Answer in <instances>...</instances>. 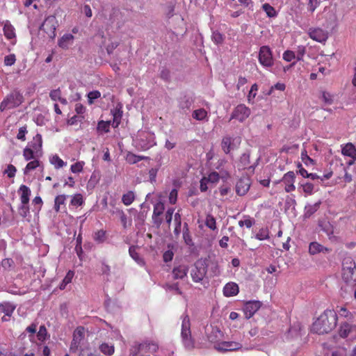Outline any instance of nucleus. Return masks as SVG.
I'll list each match as a JSON object with an SVG mask.
<instances>
[{"label":"nucleus","mask_w":356,"mask_h":356,"mask_svg":"<svg viewBox=\"0 0 356 356\" xmlns=\"http://www.w3.org/2000/svg\"><path fill=\"white\" fill-rule=\"evenodd\" d=\"M337 315L334 310H325L313 323L312 331L318 334H327L337 325Z\"/></svg>","instance_id":"nucleus-1"},{"label":"nucleus","mask_w":356,"mask_h":356,"mask_svg":"<svg viewBox=\"0 0 356 356\" xmlns=\"http://www.w3.org/2000/svg\"><path fill=\"white\" fill-rule=\"evenodd\" d=\"M181 336L186 348L191 349L194 347V341L191 337L190 318L188 315H185L183 318Z\"/></svg>","instance_id":"nucleus-2"},{"label":"nucleus","mask_w":356,"mask_h":356,"mask_svg":"<svg viewBox=\"0 0 356 356\" xmlns=\"http://www.w3.org/2000/svg\"><path fill=\"white\" fill-rule=\"evenodd\" d=\"M207 264L206 261L197 260L191 271L192 280L195 282H200L204 280L207 273Z\"/></svg>","instance_id":"nucleus-3"},{"label":"nucleus","mask_w":356,"mask_h":356,"mask_svg":"<svg viewBox=\"0 0 356 356\" xmlns=\"http://www.w3.org/2000/svg\"><path fill=\"white\" fill-rule=\"evenodd\" d=\"M23 100L24 97L18 91L15 90L1 102L0 110L3 111L6 108H12L18 106L23 102Z\"/></svg>","instance_id":"nucleus-4"},{"label":"nucleus","mask_w":356,"mask_h":356,"mask_svg":"<svg viewBox=\"0 0 356 356\" xmlns=\"http://www.w3.org/2000/svg\"><path fill=\"white\" fill-rule=\"evenodd\" d=\"M258 59L259 63L265 68H269L273 65V53L268 46L264 45L260 47Z\"/></svg>","instance_id":"nucleus-5"},{"label":"nucleus","mask_w":356,"mask_h":356,"mask_svg":"<svg viewBox=\"0 0 356 356\" xmlns=\"http://www.w3.org/2000/svg\"><path fill=\"white\" fill-rule=\"evenodd\" d=\"M58 26V23L56 17L50 15L46 17L40 29L43 30L50 38H54L56 36V29Z\"/></svg>","instance_id":"nucleus-6"},{"label":"nucleus","mask_w":356,"mask_h":356,"mask_svg":"<svg viewBox=\"0 0 356 356\" xmlns=\"http://www.w3.org/2000/svg\"><path fill=\"white\" fill-rule=\"evenodd\" d=\"M250 115V110L243 104L238 105L232 113L231 118L243 122Z\"/></svg>","instance_id":"nucleus-7"},{"label":"nucleus","mask_w":356,"mask_h":356,"mask_svg":"<svg viewBox=\"0 0 356 356\" xmlns=\"http://www.w3.org/2000/svg\"><path fill=\"white\" fill-rule=\"evenodd\" d=\"M309 37L318 42H324L328 38L327 31L321 28H312L308 31Z\"/></svg>","instance_id":"nucleus-8"},{"label":"nucleus","mask_w":356,"mask_h":356,"mask_svg":"<svg viewBox=\"0 0 356 356\" xmlns=\"http://www.w3.org/2000/svg\"><path fill=\"white\" fill-rule=\"evenodd\" d=\"M261 302L258 300L247 302L244 306V313L246 318H250L261 307Z\"/></svg>","instance_id":"nucleus-9"},{"label":"nucleus","mask_w":356,"mask_h":356,"mask_svg":"<svg viewBox=\"0 0 356 356\" xmlns=\"http://www.w3.org/2000/svg\"><path fill=\"white\" fill-rule=\"evenodd\" d=\"M250 186V180L247 177H241L236 184V193L240 196L247 193Z\"/></svg>","instance_id":"nucleus-10"},{"label":"nucleus","mask_w":356,"mask_h":356,"mask_svg":"<svg viewBox=\"0 0 356 356\" xmlns=\"http://www.w3.org/2000/svg\"><path fill=\"white\" fill-rule=\"evenodd\" d=\"M242 348V345L240 343L236 341H222L220 343L216 349L219 351H234L239 350Z\"/></svg>","instance_id":"nucleus-11"},{"label":"nucleus","mask_w":356,"mask_h":356,"mask_svg":"<svg viewBox=\"0 0 356 356\" xmlns=\"http://www.w3.org/2000/svg\"><path fill=\"white\" fill-rule=\"evenodd\" d=\"M295 174L292 171H289L284 175L282 178V181L285 184L286 192L289 193L295 190L296 188L293 184L295 181Z\"/></svg>","instance_id":"nucleus-12"},{"label":"nucleus","mask_w":356,"mask_h":356,"mask_svg":"<svg viewBox=\"0 0 356 356\" xmlns=\"http://www.w3.org/2000/svg\"><path fill=\"white\" fill-rule=\"evenodd\" d=\"M84 337V329L79 327L76 329L73 334V339L71 343L70 349H76L80 344L81 341Z\"/></svg>","instance_id":"nucleus-13"},{"label":"nucleus","mask_w":356,"mask_h":356,"mask_svg":"<svg viewBox=\"0 0 356 356\" xmlns=\"http://www.w3.org/2000/svg\"><path fill=\"white\" fill-rule=\"evenodd\" d=\"M74 37L71 33L64 34L58 41L59 47L63 49H68L74 43Z\"/></svg>","instance_id":"nucleus-14"},{"label":"nucleus","mask_w":356,"mask_h":356,"mask_svg":"<svg viewBox=\"0 0 356 356\" xmlns=\"http://www.w3.org/2000/svg\"><path fill=\"white\" fill-rule=\"evenodd\" d=\"M343 273L348 275L350 271L356 273V266L355 262L350 257H348L343 259Z\"/></svg>","instance_id":"nucleus-15"},{"label":"nucleus","mask_w":356,"mask_h":356,"mask_svg":"<svg viewBox=\"0 0 356 356\" xmlns=\"http://www.w3.org/2000/svg\"><path fill=\"white\" fill-rule=\"evenodd\" d=\"M223 293L227 297L235 296L238 293V286L234 282L227 283L223 289Z\"/></svg>","instance_id":"nucleus-16"},{"label":"nucleus","mask_w":356,"mask_h":356,"mask_svg":"<svg viewBox=\"0 0 356 356\" xmlns=\"http://www.w3.org/2000/svg\"><path fill=\"white\" fill-rule=\"evenodd\" d=\"M18 192L20 193V200L22 204H29V197L31 193L30 188L25 185H22L19 187Z\"/></svg>","instance_id":"nucleus-17"},{"label":"nucleus","mask_w":356,"mask_h":356,"mask_svg":"<svg viewBox=\"0 0 356 356\" xmlns=\"http://www.w3.org/2000/svg\"><path fill=\"white\" fill-rule=\"evenodd\" d=\"M341 152L344 156H349L353 159H356V148L351 143H347L342 148Z\"/></svg>","instance_id":"nucleus-18"},{"label":"nucleus","mask_w":356,"mask_h":356,"mask_svg":"<svg viewBox=\"0 0 356 356\" xmlns=\"http://www.w3.org/2000/svg\"><path fill=\"white\" fill-rule=\"evenodd\" d=\"M188 273V267L184 265H180L174 268L172 274L175 279H183L186 276Z\"/></svg>","instance_id":"nucleus-19"},{"label":"nucleus","mask_w":356,"mask_h":356,"mask_svg":"<svg viewBox=\"0 0 356 356\" xmlns=\"http://www.w3.org/2000/svg\"><path fill=\"white\" fill-rule=\"evenodd\" d=\"M328 251V248L323 247L317 242H312L309 244V252L311 254H315L319 252Z\"/></svg>","instance_id":"nucleus-20"},{"label":"nucleus","mask_w":356,"mask_h":356,"mask_svg":"<svg viewBox=\"0 0 356 356\" xmlns=\"http://www.w3.org/2000/svg\"><path fill=\"white\" fill-rule=\"evenodd\" d=\"M318 226L321 227V229L323 231L327 236H330L333 234L334 228L329 221L325 220H320L318 222Z\"/></svg>","instance_id":"nucleus-21"},{"label":"nucleus","mask_w":356,"mask_h":356,"mask_svg":"<svg viewBox=\"0 0 356 356\" xmlns=\"http://www.w3.org/2000/svg\"><path fill=\"white\" fill-rule=\"evenodd\" d=\"M113 120L112 126L113 127H118L120 123L121 118L122 117V106L118 105L115 111L113 113Z\"/></svg>","instance_id":"nucleus-22"},{"label":"nucleus","mask_w":356,"mask_h":356,"mask_svg":"<svg viewBox=\"0 0 356 356\" xmlns=\"http://www.w3.org/2000/svg\"><path fill=\"white\" fill-rule=\"evenodd\" d=\"M3 33L8 40H15V29L8 22L4 24Z\"/></svg>","instance_id":"nucleus-23"},{"label":"nucleus","mask_w":356,"mask_h":356,"mask_svg":"<svg viewBox=\"0 0 356 356\" xmlns=\"http://www.w3.org/2000/svg\"><path fill=\"white\" fill-rule=\"evenodd\" d=\"M320 98L322 99L325 105H330L335 100V96L328 90H323Z\"/></svg>","instance_id":"nucleus-24"},{"label":"nucleus","mask_w":356,"mask_h":356,"mask_svg":"<svg viewBox=\"0 0 356 356\" xmlns=\"http://www.w3.org/2000/svg\"><path fill=\"white\" fill-rule=\"evenodd\" d=\"M15 308V307L9 303L0 304V313H3L5 316L10 317Z\"/></svg>","instance_id":"nucleus-25"},{"label":"nucleus","mask_w":356,"mask_h":356,"mask_svg":"<svg viewBox=\"0 0 356 356\" xmlns=\"http://www.w3.org/2000/svg\"><path fill=\"white\" fill-rule=\"evenodd\" d=\"M321 204V202H316L314 204H309L305 207V216L307 218L310 217L313 213H314L319 208Z\"/></svg>","instance_id":"nucleus-26"},{"label":"nucleus","mask_w":356,"mask_h":356,"mask_svg":"<svg viewBox=\"0 0 356 356\" xmlns=\"http://www.w3.org/2000/svg\"><path fill=\"white\" fill-rule=\"evenodd\" d=\"M352 330V325L349 323H345L341 325L339 334L340 337L345 338L348 336Z\"/></svg>","instance_id":"nucleus-27"},{"label":"nucleus","mask_w":356,"mask_h":356,"mask_svg":"<svg viewBox=\"0 0 356 356\" xmlns=\"http://www.w3.org/2000/svg\"><path fill=\"white\" fill-rule=\"evenodd\" d=\"M193 102V100L192 97L184 96V97L181 98L179 102V107L181 109H190L192 104Z\"/></svg>","instance_id":"nucleus-28"},{"label":"nucleus","mask_w":356,"mask_h":356,"mask_svg":"<svg viewBox=\"0 0 356 356\" xmlns=\"http://www.w3.org/2000/svg\"><path fill=\"white\" fill-rule=\"evenodd\" d=\"M207 116V112L204 108H199L193 112L192 117L197 120H203Z\"/></svg>","instance_id":"nucleus-29"},{"label":"nucleus","mask_w":356,"mask_h":356,"mask_svg":"<svg viewBox=\"0 0 356 356\" xmlns=\"http://www.w3.org/2000/svg\"><path fill=\"white\" fill-rule=\"evenodd\" d=\"M99 350L105 355H111L114 353V346L106 343H103L100 345Z\"/></svg>","instance_id":"nucleus-30"},{"label":"nucleus","mask_w":356,"mask_h":356,"mask_svg":"<svg viewBox=\"0 0 356 356\" xmlns=\"http://www.w3.org/2000/svg\"><path fill=\"white\" fill-rule=\"evenodd\" d=\"M262 9L266 13L267 16L269 17H275L277 15L275 9L269 3H266L263 4Z\"/></svg>","instance_id":"nucleus-31"},{"label":"nucleus","mask_w":356,"mask_h":356,"mask_svg":"<svg viewBox=\"0 0 356 356\" xmlns=\"http://www.w3.org/2000/svg\"><path fill=\"white\" fill-rule=\"evenodd\" d=\"M67 197V195H60L56 197L54 200V210L56 212H59L60 206L65 203Z\"/></svg>","instance_id":"nucleus-32"},{"label":"nucleus","mask_w":356,"mask_h":356,"mask_svg":"<svg viewBox=\"0 0 356 356\" xmlns=\"http://www.w3.org/2000/svg\"><path fill=\"white\" fill-rule=\"evenodd\" d=\"M232 138L230 137H224L222 138L221 146L225 154H228L231 150Z\"/></svg>","instance_id":"nucleus-33"},{"label":"nucleus","mask_w":356,"mask_h":356,"mask_svg":"<svg viewBox=\"0 0 356 356\" xmlns=\"http://www.w3.org/2000/svg\"><path fill=\"white\" fill-rule=\"evenodd\" d=\"M135 195L133 191H129L126 194H124L122 197V202L128 206L130 205L134 200Z\"/></svg>","instance_id":"nucleus-34"},{"label":"nucleus","mask_w":356,"mask_h":356,"mask_svg":"<svg viewBox=\"0 0 356 356\" xmlns=\"http://www.w3.org/2000/svg\"><path fill=\"white\" fill-rule=\"evenodd\" d=\"M205 225L209 229L215 230L216 229L215 218L211 214H207L205 220Z\"/></svg>","instance_id":"nucleus-35"},{"label":"nucleus","mask_w":356,"mask_h":356,"mask_svg":"<svg viewBox=\"0 0 356 356\" xmlns=\"http://www.w3.org/2000/svg\"><path fill=\"white\" fill-rule=\"evenodd\" d=\"M165 210V205L162 202H159L154 206V211L152 216H161Z\"/></svg>","instance_id":"nucleus-36"},{"label":"nucleus","mask_w":356,"mask_h":356,"mask_svg":"<svg viewBox=\"0 0 356 356\" xmlns=\"http://www.w3.org/2000/svg\"><path fill=\"white\" fill-rule=\"evenodd\" d=\"M40 165V161L38 160H34L32 161H30L27 163L24 173L25 175L28 174L30 171L35 170L37 167Z\"/></svg>","instance_id":"nucleus-37"},{"label":"nucleus","mask_w":356,"mask_h":356,"mask_svg":"<svg viewBox=\"0 0 356 356\" xmlns=\"http://www.w3.org/2000/svg\"><path fill=\"white\" fill-rule=\"evenodd\" d=\"M172 247H173L172 245H171L170 244H168V248H169V250H166L163 253V259L165 263L171 261L173 259L174 252H172V249H170V248H172Z\"/></svg>","instance_id":"nucleus-38"},{"label":"nucleus","mask_w":356,"mask_h":356,"mask_svg":"<svg viewBox=\"0 0 356 356\" xmlns=\"http://www.w3.org/2000/svg\"><path fill=\"white\" fill-rule=\"evenodd\" d=\"M175 221L176 223V226L174 230L175 235H179L181 232V215L179 213H176L175 214Z\"/></svg>","instance_id":"nucleus-39"},{"label":"nucleus","mask_w":356,"mask_h":356,"mask_svg":"<svg viewBox=\"0 0 356 356\" xmlns=\"http://www.w3.org/2000/svg\"><path fill=\"white\" fill-rule=\"evenodd\" d=\"M129 253L130 256L138 264L141 263L143 261L140 258L138 253L136 252V247L132 245L129 249Z\"/></svg>","instance_id":"nucleus-40"},{"label":"nucleus","mask_w":356,"mask_h":356,"mask_svg":"<svg viewBox=\"0 0 356 356\" xmlns=\"http://www.w3.org/2000/svg\"><path fill=\"white\" fill-rule=\"evenodd\" d=\"M320 3V0H309L307 4L308 11L313 13L315 11V10L319 6Z\"/></svg>","instance_id":"nucleus-41"},{"label":"nucleus","mask_w":356,"mask_h":356,"mask_svg":"<svg viewBox=\"0 0 356 356\" xmlns=\"http://www.w3.org/2000/svg\"><path fill=\"white\" fill-rule=\"evenodd\" d=\"M74 276V273L72 271H69L65 278L63 279L62 283L60 284V289L61 290L64 289L67 284L71 282L72 279Z\"/></svg>","instance_id":"nucleus-42"},{"label":"nucleus","mask_w":356,"mask_h":356,"mask_svg":"<svg viewBox=\"0 0 356 356\" xmlns=\"http://www.w3.org/2000/svg\"><path fill=\"white\" fill-rule=\"evenodd\" d=\"M332 172H330L327 174H325L323 177H320L315 173H309L307 178H310L313 180L320 179L323 181L325 179H330L332 177Z\"/></svg>","instance_id":"nucleus-43"},{"label":"nucleus","mask_w":356,"mask_h":356,"mask_svg":"<svg viewBox=\"0 0 356 356\" xmlns=\"http://www.w3.org/2000/svg\"><path fill=\"white\" fill-rule=\"evenodd\" d=\"M23 156L26 161H29L34 159V150L30 147H26L23 150Z\"/></svg>","instance_id":"nucleus-44"},{"label":"nucleus","mask_w":356,"mask_h":356,"mask_svg":"<svg viewBox=\"0 0 356 356\" xmlns=\"http://www.w3.org/2000/svg\"><path fill=\"white\" fill-rule=\"evenodd\" d=\"M212 40L214 43L218 44L223 42L224 36L218 31H213L211 36Z\"/></svg>","instance_id":"nucleus-45"},{"label":"nucleus","mask_w":356,"mask_h":356,"mask_svg":"<svg viewBox=\"0 0 356 356\" xmlns=\"http://www.w3.org/2000/svg\"><path fill=\"white\" fill-rule=\"evenodd\" d=\"M83 202V196L79 193L76 194L71 200V204L76 207L82 205Z\"/></svg>","instance_id":"nucleus-46"},{"label":"nucleus","mask_w":356,"mask_h":356,"mask_svg":"<svg viewBox=\"0 0 356 356\" xmlns=\"http://www.w3.org/2000/svg\"><path fill=\"white\" fill-rule=\"evenodd\" d=\"M51 163L53 165H54L56 168H62L65 165V163L63 162V161L61 159H60L57 155H54L51 158Z\"/></svg>","instance_id":"nucleus-47"},{"label":"nucleus","mask_w":356,"mask_h":356,"mask_svg":"<svg viewBox=\"0 0 356 356\" xmlns=\"http://www.w3.org/2000/svg\"><path fill=\"white\" fill-rule=\"evenodd\" d=\"M16 61V57L15 55L12 54H9L4 57V65L6 66H12L15 64Z\"/></svg>","instance_id":"nucleus-48"},{"label":"nucleus","mask_w":356,"mask_h":356,"mask_svg":"<svg viewBox=\"0 0 356 356\" xmlns=\"http://www.w3.org/2000/svg\"><path fill=\"white\" fill-rule=\"evenodd\" d=\"M144 157L136 156L134 154H128L127 156V161L131 164L138 163V161L143 159Z\"/></svg>","instance_id":"nucleus-49"},{"label":"nucleus","mask_w":356,"mask_h":356,"mask_svg":"<svg viewBox=\"0 0 356 356\" xmlns=\"http://www.w3.org/2000/svg\"><path fill=\"white\" fill-rule=\"evenodd\" d=\"M109 126L110 122H105L101 120L100 122H98L97 129L99 131H104L105 133H107L109 131Z\"/></svg>","instance_id":"nucleus-50"},{"label":"nucleus","mask_w":356,"mask_h":356,"mask_svg":"<svg viewBox=\"0 0 356 356\" xmlns=\"http://www.w3.org/2000/svg\"><path fill=\"white\" fill-rule=\"evenodd\" d=\"M19 213L22 217H26L29 213V204H22V205L19 208Z\"/></svg>","instance_id":"nucleus-51"},{"label":"nucleus","mask_w":356,"mask_h":356,"mask_svg":"<svg viewBox=\"0 0 356 356\" xmlns=\"http://www.w3.org/2000/svg\"><path fill=\"white\" fill-rule=\"evenodd\" d=\"M301 157H302V161L305 163V164L306 165H309V164L311 165H314V159H311L308 155H307V151L305 150L302 152L301 154Z\"/></svg>","instance_id":"nucleus-52"},{"label":"nucleus","mask_w":356,"mask_h":356,"mask_svg":"<svg viewBox=\"0 0 356 356\" xmlns=\"http://www.w3.org/2000/svg\"><path fill=\"white\" fill-rule=\"evenodd\" d=\"M27 133L26 126H23L19 129V132L17 135V138L24 141L26 140V134Z\"/></svg>","instance_id":"nucleus-53"},{"label":"nucleus","mask_w":356,"mask_h":356,"mask_svg":"<svg viewBox=\"0 0 356 356\" xmlns=\"http://www.w3.org/2000/svg\"><path fill=\"white\" fill-rule=\"evenodd\" d=\"M296 58V56L295 55V53L292 51L287 50L285 51L283 54V59L287 62H290Z\"/></svg>","instance_id":"nucleus-54"},{"label":"nucleus","mask_w":356,"mask_h":356,"mask_svg":"<svg viewBox=\"0 0 356 356\" xmlns=\"http://www.w3.org/2000/svg\"><path fill=\"white\" fill-rule=\"evenodd\" d=\"M100 97V92L99 90H92L90 92L88 95V102L92 104L93 103V100L97 99Z\"/></svg>","instance_id":"nucleus-55"},{"label":"nucleus","mask_w":356,"mask_h":356,"mask_svg":"<svg viewBox=\"0 0 356 356\" xmlns=\"http://www.w3.org/2000/svg\"><path fill=\"white\" fill-rule=\"evenodd\" d=\"M47 334V331L45 326L41 325L37 334L38 339L40 341H44L45 339Z\"/></svg>","instance_id":"nucleus-56"},{"label":"nucleus","mask_w":356,"mask_h":356,"mask_svg":"<svg viewBox=\"0 0 356 356\" xmlns=\"http://www.w3.org/2000/svg\"><path fill=\"white\" fill-rule=\"evenodd\" d=\"M303 191L307 194H312L314 190V185L312 183H305L302 185Z\"/></svg>","instance_id":"nucleus-57"},{"label":"nucleus","mask_w":356,"mask_h":356,"mask_svg":"<svg viewBox=\"0 0 356 356\" xmlns=\"http://www.w3.org/2000/svg\"><path fill=\"white\" fill-rule=\"evenodd\" d=\"M174 211H175V209L173 208H170L167 210V211L165 213V219L166 222L168 224V225H170L171 223Z\"/></svg>","instance_id":"nucleus-58"},{"label":"nucleus","mask_w":356,"mask_h":356,"mask_svg":"<svg viewBox=\"0 0 356 356\" xmlns=\"http://www.w3.org/2000/svg\"><path fill=\"white\" fill-rule=\"evenodd\" d=\"M219 174L217 172H213L209 175L207 180L211 183H216L219 180Z\"/></svg>","instance_id":"nucleus-59"},{"label":"nucleus","mask_w":356,"mask_h":356,"mask_svg":"<svg viewBox=\"0 0 356 356\" xmlns=\"http://www.w3.org/2000/svg\"><path fill=\"white\" fill-rule=\"evenodd\" d=\"M105 238V232L103 230H99L95 234L94 238L98 242H102Z\"/></svg>","instance_id":"nucleus-60"},{"label":"nucleus","mask_w":356,"mask_h":356,"mask_svg":"<svg viewBox=\"0 0 356 356\" xmlns=\"http://www.w3.org/2000/svg\"><path fill=\"white\" fill-rule=\"evenodd\" d=\"M305 54V47L304 46H298V49H297V55H296L297 60H302Z\"/></svg>","instance_id":"nucleus-61"},{"label":"nucleus","mask_w":356,"mask_h":356,"mask_svg":"<svg viewBox=\"0 0 356 356\" xmlns=\"http://www.w3.org/2000/svg\"><path fill=\"white\" fill-rule=\"evenodd\" d=\"M16 170V168L14 165L10 164L8 165L7 170L5 171V172L8 173V177L12 178L15 176Z\"/></svg>","instance_id":"nucleus-62"},{"label":"nucleus","mask_w":356,"mask_h":356,"mask_svg":"<svg viewBox=\"0 0 356 356\" xmlns=\"http://www.w3.org/2000/svg\"><path fill=\"white\" fill-rule=\"evenodd\" d=\"M183 238H184V242L186 243V245H188L189 246L194 245V243L193 242V240H192L190 233H183Z\"/></svg>","instance_id":"nucleus-63"},{"label":"nucleus","mask_w":356,"mask_h":356,"mask_svg":"<svg viewBox=\"0 0 356 356\" xmlns=\"http://www.w3.org/2000/svg\"><path fill=\"white\" fill-rule=\"evenodd\" d=\"M83 170V165L81 163L77 162L71 166V170L74 173L79 172Z\"/></svg>","instance_id":"nucleus-64"}]
</instances>
